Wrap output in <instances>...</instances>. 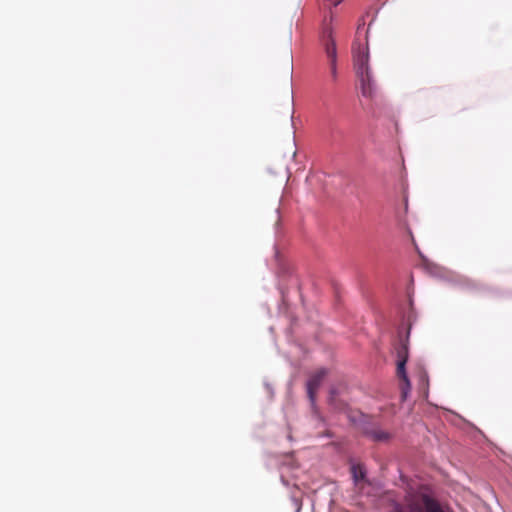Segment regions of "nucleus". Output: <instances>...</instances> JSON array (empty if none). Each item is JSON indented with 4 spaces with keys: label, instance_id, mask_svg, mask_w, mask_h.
<instances>
[{
    "label": "nucleus",
    "instance_id": "1",
    "mask_svg": "<svg viewBox=\"0 0 512 512\" xmlns=\"http://www.w3.org/2000/svg\"><path fill=\"white\" fill-rule=\"evenodd\" d=\"M354 66L360 81L363 97L372 98L376 91V85L369 66L368 48L359 50L354 56Z\"/></svg>",
    "mask_w": 512,
    "mask_h": 512
},
{
    "label": "nucleus",
    "instance_id": "2",
    "mask_svg": "<svg viewBox=\"0 0 512 512\" xmlns=\"http://www.w3.org/2000/svg\"><path fill=\"white\" fill-rule=\"evenodd\" d=\"M419 255L423 261V267H424L425 271L432 277H435V278H438V279H441V280H444V281H447L450 283H454L460 287L467 288V289H474L476 287L475 284L471 280H469L463 276L457 275L451 271H448L445 268H443L433 262H430L424 255H422L421 252H419Z\"/></svg>",
    "mask_w": 512,
    "mask_h": 512
},
{
    "label": "nucleus",
    "instance_id": "3",
    "mask_svg": "<svg viewBox=\"0 0 512 512\" xmlns=\"http://www.w3.org/2000/svg\"><path fill=\"white\" fill-rule=\"evenodd\" d=\"M397 356V374L399 378L402 379L404 382V385L401 387L402 399L406 400L411 389V383L406 372V364L408 361V347L406 344L403 343L399 347L397 351Z\"/></svg>",
    "mask_w": 512,
    "mask_h": 512
},
{
    "label": "nucleus",
    "instance_id": "4",
    "mask_svg": "<svg viewBox=\"0 0 512 512\" xmlns=\"http://www.w3.org/2000/svg\"><path fill=\"white\" fill-rule=\"evenodd\" d=\"M328 374V369L320 368L314 372L306 383L307 396L310 401L311 407L316 408V391L322 384L323 379Z\"/></svg>",
    "mask_w": 512,
    "mask_h": 512
},
{
    "label": "nucleus",
    "instance_id": "5",
    "mask_svg": "<svg viewBox=\"0 0 512 512\" xmlns=\"http://www.w3.org/2000/svg\"><path fill=\"white\" fill-rule=\"evenodd\" d=\"M361 427L364 435L375 442H386L391 438L388 432L382 430L378 425L372 422L363 420Z\"/></svg>",
    "mask_w": 512,
    "mask_h": 512
},
{
    "label": "nucleus",
    "instance_id": "6",
    "mask_svg": "<svg viewBox=\"0 0 512 512\" xmlns=\"http://www.w3.org/2000/svg\"><path fill=\"white\" fill-rule=\"evenodd\" d=\"M325 52L330 59L331 64V74L333 77H336L337 75V68H336V60H337V51H336V44L334 40L332 39L331 32L326 31L325 32Z\"/></svg>",
    "mask_w": 512,
    "mask_h": 512
},
{
    "label": "nucleus",
    "instance_id": "7",
    "mask_svg": "<svg viewBox=\"0 0 512 512\" xmlns=\"http://www.w3.org/2000/svg\"><path fill=\"white\" fill-rule=\"evenodd\" d=\"M351 472L355 482H358L360 479L365 478V472H360V474H358L357 467L355 465H352Z\"/></svg>",
    "mask_w": 512,
    "mask_h": 512
},
{
    "label": "nucleus",
    "instance_id": "8",
    "mask_svg": "<svg viewBox=\"0 0 512 512\" xmlns=\"http://www.w3.org/2000/svg\"><path fill=\"white\" fill-rule=\"evenodd\" d=\"M338 394V391L336 388L332 387L329 391V402L331 404H334V398L336 397V395Z\"/></svg>",
    "mask_w": 512,
    "mask_h": 512
},
{
    "label": "nucleus",
    "instance_id": "9",
    "mask_svg": "<svg viewBox=\"0 0 512 512\" xmlns=\"http://www.w3.org/2000/svg\"><path fill=\"white\" fill-rule=\"evenodd\" d=\"M292 501H293L294 505L296 506L295 512H300L301 511L300 501L295 496L292 497Z\"/></svg>",
    "mask_w": 512,
    "mask_h": 512
},
{
    "label": "nucleus",
    "instance_id": "10",
    "mask_svg": "<svg viewBox=\"0 0 512 512\" xmlns=\"http://www.w3.org/2000/svg\"><path fill=\"white\" fill-rule=\"evenodd\" d=\"M265 387H266L267 391L269 392V394L272 395L273 388L271 387V385L269 383H265Z\"/></svg>",
    "mask_w": 512,
    "mask_h": 512
},
{
    "label": "nucleus",
    "instance_id": "11",
    "mask_svg": "<svg viewBox=\"0 0 512 512\" xmlns=\"http://www.w3.org/2000/svg\"><path fill=\"white\" fill-rule=\"evenodd\" d=\"M280 293L282 295V301H283V303H285L286 302V298H285L284 292H283V290L281 288H280Z\"/></svg>",
    "mask_w": 512,
    "mask_h": 512
},
{
    "label": "nucleus",
    "instance_id": "12",
    "mask_svg": "<svg viewBox=\"0 0 512 512\" xmlns=\"http://www.w3.org/2000/svg\"><path fill=\"white\" fill-rule=\"evenodd\" d=\"M331 1L333 2L334 6H337L338 4H340V2L342 0H331Z\"/></svg>",
    "mask_w": 512,
    "mask_h": 512
},
{
    "label": "nucleus",
    "instance_id": "13",
    "mask_svg": "<svg viewBox=\"0 0 512 512\" xmlns=\"http://www.w3.org/2000/svg\"><path fill=\"white\" fill-rule=\"evenodd\" d=\"M278 226H279V223H276V225H275L276 230L278 229Z\"/></svg>",
    "mask_w": 512,
    "mask_h": 512
}]
</instances>
